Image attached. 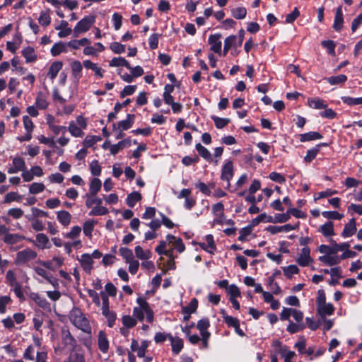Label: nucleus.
Returning <instances> with one entry per match:
<instances>
[{
	"instance_id": "69168bd1",
	"label": "nucleus",
	"mask_w": 362,
	"mask_h": 362,
	"mask_svg": "<svg viewBox=\"0 0 362 362\" xmlns=\"http://www.w3.org/2000/svg\"><path fill=\"white\" fill-rule=\"evenodd\" d=\"M39 23L45 27L49 25L51 23V18L47 11H42L38 18Z\"/></svg>"
},
{
	"instance_id": "6ab92c4d",
	"label": "nucleus",
	"mask_w": 362,
	"mask_h": 362,
	"mask_svg": "<svg viewBox=\"0 0 362 362\" xmlns=\"http://www.w3.org/2000/svg\"><path fill=\"white\" fill-rule=\"evenodd\" d=\"M35 242L30 240L33 244L40 249L49 248L50 244L48 237L44 233H37L36 235Z\"/></svg>"
},
{
	"instance_id": "4468645a",
	"label": "nucleus",
	"mask_w": 362,
	"mask_h": 362,
	"mask_svg": "<svg viewBox=\"0 0 362 362\" xmlns=\"http://www.w3.org/2000/svg\"><path fill=\"white\" fill-rule=\"evenodd\" d=\"M48 92L40 91L37 93L35 98V105L40 110H45L49 106V102L47 101Z\"/></svg>"
},
{
	"instance_id": "a878e982",
	"label": "nucleus",
	"mask_w": 362,
	"mask_h": 362,
	"mask_svg": "<svg viewBox=\"0 0 362 362\" xmlns=\"http://www.w3.org/2000/svg\"><path fill=\"white\" fill-rule=\"evenodd\" d=\"M317 310L318 314L324 317L327 315H331L334 313V308L333 305L330 303H325L323 305H319L317 307Z\"/></svg>"
},
{
	"instance_id": "3c124183",
	"label": "nucleus",
	"mask_w": 362,
	"mask_h": 362,
	"mask_svg": "<svg viewBox=\"0 0 362 362\" xmlns=\"http://www.w3.org/2000/svg\"><path fill=\"white\" fill-rule=\"evenodd\" d=\"M198 306V301L196 298H192L189 304L182 308V313L184 314L194 313Z\"/></svg>"
},
{
	"instance_id": "f704fd0d",
	"label": "nucleus",
	"mask_w": 362,
	"mask_h": 362,
	"mask_svg": "<svg viewBox=\"0 0 362 362\" xmlns=\"http://www.w3.org/2000/svg\"><path fill=\"white\" fill-rule=\"evenodd\" d=\"M102 314L107 320V326L109 327H113L115 324L116 319H117L116 313L113 310H110V309H107V310H102Z\"/></svg>"
},
{
	"instance_id": "bb28decb",
	"label": "nucleus",
	"mask_w": 362,
	"mask_h": 362,
	"mask_svg": "<svg viewBox=\"0 0 362 362\" xmlns=\"http://www.w3.org/2000/svg\"><path fill=\"white\" fill-rule=\"evenodd\" d=\"M57 218L62 226H67L71 223V215L67 211L62 210L57 213Z\"/></svg>"
},
{
	"instance_id": "052dcab7",
	"label": "nucleus",
	"mask_w": 362,
	"mask_h": 362,
	"mask_svg": "<svg viewBox=\"0 0 362 362\" xmlns=\"http://www.w3.org/2000/svg\"><path fill=\"white\" fill-rule=\"evenodd\" d=\"M319 151H320L319 146H315V147L308 150L307 153H306V156L304 158L305 161L308 162V163L311 162L313 160H314L316 158Z\"/></svg>"
},
{
	"instance_id": "4d7b16f0",
	"label": "nucleus",
	"mask_w": 362,
	"mask_h": 362,
	"mask_svg": "<svg viewBox=\"0 0 362 362\" xmlns=\"http://www.w3.org/2000/svg\"><path fill=\"white\" fill-rule=\"evenodd\" d=\"M322 215L324 218L330 220H341L344 215L339 214L337 211H325L322 212Z\"/></svg>"
},
{
	"instance_id": "5701e85b",
	"label": "nucleus",
	"mask_w": 362,
	"mask_h": 362,
	"mask_svg": "<svg viewBox=\"0 0 362 362\" xmlns=\"http://www.w3.org/2000/svg\"><path fill=\"white\" fill-rule=\"evenodd\" d=\"M62 66L63 63L62 62L56 61L52 62L49 68L47 76L53 81L62 69Z\"/></svg>"
},
{
	"instance_id": "b1692460",
	"label": "nucleus",
	"mask_w": 362,
	"mask_h": 362,
	"mask_svg": "<svg viewBox=\"0 0 362 362\" xmlns=\"http://www.w3.org/2000/svg\"><path fill=\"white\" fill-rule=\"evenodd\" d=\"M168 339L171 342L172 351L177 355L183 348V341L179 337H174L171 334H168Z\"/></svg>"
},
{
	"instance_id": "a18cd8bd",
	"label": "nucleus",
	"mask_w": 362,
	"mask_h": 362,
	"mask_svg": "<svg viewBox=\"0 0 362 362\" xmlns=\"http://www.w3.org/2000/svg\"><path fill=\"white\" fill-rule=\"evenodd\" d=\"M231 15L235 19H244L247 15V9L243 6L232 8Z\"/></svg>"
},
{
	"instance_id": "680f3d73",
	"label": "nucleus",
	"mask_w": 362,
	"mask_h": 362,
	"mask_svg": "<svg viewBox=\"0 0 362 362\" xmlns=\"http://www.w3.org/2000/svg\"><path fill=\"white\" fill-rule=\"evenodd\" d=\"M45 187L43 183L33 182L29 186V192L33 194H37L44 191Z\"/></svg>"
},
{
	"instance_id": "39448f33",
	"label": "nucleus",
	"mask_w": 362,
	"mask_h": 362,
	"mask_svg": "<svg viewBox=\"0 0 362 362\" xmlns=\"http://www.w3.org/2000/svg\"><path fill=\"white\" fill-rule=\"evenodd\" d=\"M37 256V252L31 248L27 247L16 254L15 264L16 265H24L29 262L34 260Z\"/></svg>"
},
{
	"instance_id": "c03bdc74",
	"label": "nucleus",
	"mask_w": 362,
	"mask_h": 362,
	"mask_svg": "<svg viewBox=\"0 0 362 362\" xmlns=\"http://www.w3.org/2000/svg\"><path fill=\"white\" fill-rule=\"evenodd\" d=\"M330 85H339L345 83L347 81V76L344 74L330 76L326 78Z\"/></svg>"
},
{
	"instance_id": "4c0bfd02",
	"label": "nucleus",
	"mask_w": 362,
	"mask_h": 362,
	"mask_svg": "<svg viewBox=\"0 0 362 362\" xmlns=\"http://www.w3.org/2000/svg\"><path fill=\"white\" fill-rule=\"evenodd\" d=\"M209 326L210 323L208 318H202L197 324V328L199 329L201 335L210 334L207 331Z\"/></svg>"
},
{
	"instance_id": "49530a36",
	"label": "nucleus",
	"mask_w": 362,
	"mask_h": 362,
	"mask_svg": "<svg viewBox=\"0 0 362 362\" xmlns=\"http://www.w3.org/2000/svg\"><path fill=\"white\" fill-rule=\"evenodd\" d=\"M329 243L333 246V252L334 254L337 253L339 251H345V250L349 249L350 245L347 242H344L340 244H338L335 240L332 238L329 240Z\"/></svg>"
},
{
	"instance_id": "2eb2a0df",
	"label": "nucleus",
	"mask_w": 362,
	"mask_h": 362,
	"mask_svg": "<svg viewBox=\"0 0 362 362\" xmlns=\"http://www.w3.org/2000/svg\"><path fill=\"white\" fill-rule=\"evenodd\" d=\"M22 56L25 58L26 63H34L37 59V55L33 47L28 46L21 51Z\"/></svg>"
},
{
	"instance_id": "c85d7f7f",
	"label": "nucleus",
	"mask_w": 362,
	"mask_h": 362,
	"mask_svg": "<svg viewBox=\"0 0 362 362\" xmlns=\"http://www.w3.org/2000/svg\"><path fill=\"white\" fill-rule=\"evenodd\" d=\"M195 149L198 152L199 155L205 159L208 162L214 161L211 153L210 151L202 146L200 143H198L195 145Z\"/></svg>"
},
{
	"instance_id": "338daca9",
	"label": "nucleus",
	"mask_w": 362,
	"mask_h": 362,
	"mask_svg": "<svg viewBox=\"0 0 362 362\" xmlns=\"http://www.w3.org/2000/svg\"><path fill=\"white\" fill-rule=\"evenodd\" d=\"M166 245L165 241L161 240L159 245L156 247V252L160 255H164L165 256H170L172 250H166Z\"/></svg>"
},
{
	"instance_id": "37998d69",
	"label": "nucleus",
	"mask_w": 362,
	"mask_h": 362,
	"mask_svg": "<svg viewBox=\"0 0 362 362\" xmlns=\"http://www.w3.org/2000/svg\"><path fill=\"white\" fill-rule=\"evenodd\" d=\"M134 250L136 256L141 260H146L151 257V252L150 250H144L139 245L136 246Z\"/></svg>"
},
{
	"instance_id": "5fc2aeb1",
	"label": "nucleus",
	"mask_w": 362,
	"mask_h": 362,
	"mask_svg": "<svg viewBox=\"0 0 362 362\" xmlns=\"http://www.w3.org/2000/svg\"><path fill=\"white\" fill-rule=\"evenodd\" d=\"M205 240L206 244V252L210 254H214L216 250V247L214 240L213 235L211 234L206 235Z\"/></svg>"
},
{
	"instance_id": "2f4dec72",
	"label": "nucleus",
	"mask_w": 362,
	"mask_h": 362,
	"mask_svg": "<svg viewBox=\"0 0 362 362\" xmlns=\"http://www.w3.org/2000/svg\"><path fill=\"white\" fill-rule=\"evenodd\" d=\"M68 22L66 21H62L60 22V24L55 27L56 30H60V31L58 33V36L61 38L67 37L69 35L72 30L70 28H68Z\"/></svg>"
},
{
	"instance_id": "de8ad7c7",
	"label": "nucleus",
	"mask_w": 362,
	"mask_h": 362,
	"mask_svg": "<svg viewBox=\"0 0 362 362\" xmlns=\"http://www.w3.org/2000/svg\"><path fill=\"white\" fill-rule=\"evenodd\" d=\"M341 100L344 104H346L349 106H354V105H362V97L360 98H351L349 96H342L341 97Z\"/></svg>"
},
{
	"instance_id": "774afa93",
	"label": "nucleus",
	"mask_w": 362,
	"mask_h": 362,
	"mask_svg": "<svg viewBox=\"0 0 362 362\" xmlns=\"http://www.w3.org/2000/svg\"><path fill=\"white\" fill-rule=\"evenodd\" d=\"M119 253L121 256L125 259L126 262L134 259L132 251L127 247H121L119 249Z\"/></svg>"
},
{
	"instance_id": "e2e57ef3",
	"label": "nucleus",
	"mask_w": 362,
	"mask_h": 362,
	"mask_svg": "<svg viewBox=\"0 0 362 362\" xmlns=\"http://www.w3.org/2000/svg\"><path fill=\"white\" fill-rule=\"evenodd\" d=\"M108 213V209L102 206H95L90 211V216H103Z\"/></svg>"
},
{
	"instance_id": "6e6d98bb",
	"label": "nucleus",
	"mask_w": 362,
	"mask_h": 362,
	"mask_svg": "<svg viewBox=\"0 0 362 362\" xmlns=\"http://www.w3.org/2000/svg\"><path fill=\"white\" fill-rule=\"evenodd\" d=\"M321 45L327 49L329 54L332 56L335 55L336 43L333 40H324L321 42Z\"/></svg>"
},
{
	"instance_id": "1a4fd4ad",
	"label": "nucleus",
	"mask_w": 362,
	"mask_h": 362,
	"mask_svg": "<svg viewBox=\"0 0 362 362\" xmlns=\"http://www.w3.org/2000/svg\"><path fill=\"white\" fill-rule=\"evenodd\" d=\"M80 264L83 269V271L90 274L93 268V260L91 259V257L90 254L84 253L81 255L80 257L78 258Z\"/></svg>"
},
{
	"instance_id": "c756f323",
	"label": "nucleus",
	"mask_w": 362,
	"mask_h": 362,
	"mask_svg": "<svg viewBox=\"0 0 362 362\" xmlns=\"http://www.w3.org/2000/svg\"><path fill=\"white\" fill-rule=\"evenodd\" d=\"M91 42L89 39L86 38V37H83L82 39H80V40H70L68 43H67V45L71 47V49H79L81 47H84L86 46V45H90Z\"/></svg>"
},
{
	"instance_id": "58836bf2",
	"label": "nucleus",
	"mask_w": 362,
	"mask_h": 362,
	"mask_svg": "<svg viewBox=\"0 0 362 362\" xmlns=\"http://www.w3.org/2000/svg\"><path fill=\"white\" fill-rule=\"evenodd\" d=\"M110 66L117 67V66H125L127 69H131V66L128 61L123 57H114L112 58L109 64Z\"/></svg>"
},
{
	"instance_id": "864d4df0",
	"label": "nucleus",
	"mask_w": 362,
	"mask_h": 362,
	"mask_svg": "<svg viewBox=\"0 0 362 362\" xmlns=\"http://www.w3.org/2000/svg\"><path fill=\"white\" fill-rule=\"evenodd\" d=\"M81 233V228L78 226H76L71 228L69 233L63 234L64 237L71 240H75L78 238Z\"/></svg>"
},
{
	"instance_id": "dca6fc26",
	"label": "nucleus",
	"mask_w": 362,
	"mask_h": 362,
	"mask_svg": "<svg viewBox=\"0 0 362 362\" xmlns=\"http://www.w3.org/2000/svg\"><path fill=\"white\" fill-rule=\"evenodd\" d=\"M98 345L100 351L106 354L109 350V341L105 332L100 330L98 337Z\"/></svg>"
},
{
	"instance_id": "0eeeda50",
	"label": "nucleus",
	"mask_w": 362,
	"mask_h": 362,
	"mask_svg": "<svg viewBox=\"0 0 362 362\" xmlns=\"http://www.w3.org/2000/svg\"><path fill=\"white\" fill-rule=\"evenodd\" d=\"M233 177V165L232 161L228 160L221 170V179L227 182V187L230 186V181Z\"/></svg>"
},
{
	"instance_id": "a19ab883",
	"label": "nucleus",
	"mask_w": 362,
	"mask_h": 362,
	"mask_svg": "<svg viewBox=\"0 0 362 362\" xmlns=\"http://www.w3.org/2000/svg\"><path fill=\"white\" fill-rule=\"evenodd\" d=\"M23 239H25V237L19 234L7 233L4 238V241L7 244L13 245L20 242Z\"/></svg>"
},
{
	"instance_id": "4be33fe9",
	"label": "nucleus",
	"mask_w": 362,
	"mask_h": 362,
	"mask_svg": "<svg viewBox=\"0 0 362 362\" xmlns=\"http://www.w3.org/2000/svg\"><path fill=\"white\" fill-rule=\"evenodd\" d=\"M62 338L66 346L74 347L76 346V339L68 329L63 328L62 329Z\"/></svg>"
},
{
	"instance_id": "13d9d810",
	"label": "nucleus",
	"mask_w": 362,
	"mask_h": 362,
	"mask_svg": "<svg viewBox=\"0 0 362 362\" xmlns=\"http://www.w3.org/2000/svg\"><path fill=\"white\" fill-rule=\"evenodd\" d=\"M211 119L217 129H222L230 122L228 118H222L214 115L211 116Z\"/></svg>"
},
{
	"instance_id": "cd10ccee",
	"label": "nucleus",
	"mask_w": 362,
	"mask_h": 362,
	"mask_svg": "<svg viewBox=\"0 0 362 362\" xmlns=\"http://www.w3.org/2000/svg\"><path fill=\"white\" fill-rule=\"evenodd\" d=\"M319 260L327 266H334L340 263L341 257L334 255H323L319 257Z\"/></svg>"
},
{
	"instance_id": "f03ea898",
	"label": "nucleus",
	"mask_w": 362,
	"mask_h": 362,
	"mask_svg": "<svg viewBox=\"0 0 362 362\" xmlns=\"http://www.w3.org/2000/svg\"><path fill=\"white\" fill-rule=\"evenodd\" d=\"M71 322L78 329L88 334H91V327L89 321L82 313L81 309L74 308L69 315Z\"/></svg>"
},
{
	"instance_id": "c9c22d12",
	"label": "nucleus",
	"mask_w": 362,
	"mask_h": 362,
	"mask_svg": "<svg viewBox=\"0 0 362 362\" xmlns=\"http://www.w3.org/2000/svg\"><path fill=\"white\" fill-rule=\"evenodd\" d=\"M72 75L74 78L79 80L82 76V64L79 61L75 60L71 64Z\"/></svg>"
},
{
	"instance_id": "423d86ee",
	"label": "nucleus",
	"mask_w": 362,
	"mask_h": 362,
	"mask_svg": "<svg viewBox=\"0 0 362 362\" xmlns=\"http://www.w3.org/2000/svg\"><path fill=\"white\" fill-rule=\"evenodd\" d=\"M221 35L219 33L211 35L209 37L208 42L210 45V49L214 52L221 54L222 42L221 41Z\"/></svg>"
},
{
	"instance_id": "f3484780",
	"label": "nucleus",
	"mask_w": 362,
	"mask_h": 362,
	"mask_svg": "<svg viewBox=\"0 0 362 362\" xmlns=\"http://www.w3.org/2000/svg\"><path fill=\"white\" fill-rule=\"evenodd\" d=\"M356 230L357 228L356 220L353 218L350 219L348 223L345 224L341 233V236L345 238L351 237L354 234L356 233Z\"/></svg>"
},
{
	"instance_id": "ddd939ff",
	"label": "nucleus",
	"mask_w": 362,
	"mask_h": 362,
	"mask_svg": "<svg viewBox=\"0 0 362 362\" xmlns=\"http://www.w3.org/2000/svg\"><path fill=\"white\" fill-rule=\"evenodd\" d=\"M318 232L321 233L329 241L332 236L335 235L334 223L332 221L326 222L319 227Z\"/></svg>"
},
{
	"instance_id": "6e6552de",
	"label": "nucleus",
	"mask_w": 362,
	"mask_h": 362,
	"mask_svg": "<svg viewBox=\"0 0 362 362\" xmlns=\"http://www.w3.org/2000/svg\"><path fill=\"white\" fill-rule=\"evenodd\" d=\"M313 261L310 257V249L308 247H303L296 259V262L300 267H307Z\"/></svg>"
},
{
	"instance_id": "7ed1b4c3",
	"label": "nucleus",
	"mask_w": 362,
	"mask_h": 362,
	"mask_svg": "<svg viewBox=\"0 0 362 362\" xmlns=\"http://www.w3.org/2000/svg\"><path fill=\"white\" fill-rule=\"evenodd\" d=\"M86 119L83 116L79 115L75 121H71L66 128L72 136L82 137L84 134L83 130L86 129Z\"/></svg>"
},
{
	"instance_id": "0e129e2a",
	"label": "nucleus",
	"mask_w": 362,
	"mask_h": 362,
	"mask_svg": "<svg viewBox=\"0 0 362 362\" xmlns=\"http://www.w3.org/2000/svg\"><path fill=\"white\" fill-rule=\"evenodd\" d=\"M223 321L229 326L232 327H238L240 323L239 320L234 317L226 315L223 311L222 312Z\"/></svg>"
},
{
	"instance_id": "8fccbe9b",
	"label": "nucleus",
	"mask_w": 362,
	"mask_h": 362,
	"mask_svg": "<svg viewBox=\"0 0 362 362\" xmlns=\"http://www.w3.org/2000/svg\"><path fill=\"white\" fill-rule=\"evenodd\" d=\"M64 362H86L85 356L83 353L73 351Z\"/></svg>"
},
{
	"instance_id": "79ce46f5",
	"label": "nucleus",
	"mask_w": 362,
	"mask_h": 362,
	"mask_svg": "<svg viewBox=\"0 0 362 362\" xmlns=\"http://www.w3.org/2000/svg\"><path fill=\"white\" fill-rule=\"evenodd\" d=\"M121 320L124 327L130 329L134 327L137 324V320L134 316L129 315H123Z\"/></svg>"
},
{
	"instance_id": "72a5a7b5",
	"label": "nucleus",
	"mask_w": 362,
	"mask_h": 362,
	"mask_svg": "<svg viewBox=\"0 0 362 362\" xmlns=\"http://www.w3.org/2000/svg\"><path fill=\"white\" fill-rule=\"evenodd\" d=\"M97 223V221L94 219H89L84 222L83 225V231L86 236L91 238L94 226Z\"/></svg>"
},
{
	"instance_id": "f257e3e1",
	"label": "nucleus",
	"mask_w": 362,
	"mask_h": 362,
	"mask_svg": "<svg viewBox=\"0 0 362 362\" xmlns=\"http://www.w3.org/2000/svg\"><path fill=\"white\" fill-rule=\"evenodd\" d=\"M136 303L138 306L133 308V316L141 322L144 320L146 315V322L152 323L154 319V313L146 300L143 297H139L136 299Z\"/></svg>"
},
{
	"instance_id": "412c9836",
	"label": "nucleus",
	"mask_w": 362,
	"mask_h": 362,
	"mask_svg": "<svg viewBox=\"0 0 362 362\" xmlns=\"http://www.w3.org/2000/svg\"><path fill=\"white\" fill-rule=\"evenodd\" d=\"M68 47L67 43L62 41L57 42L52 45L50 53L53 57H57L62 53H66L68 52Z\"/></svg>"
},
{
	"instance_id": "9d476101",
	"label": "nucleus",
	"mask_w": 362,
	"mask_h": 362,
	"mask_svg": "<svg viewBox=\"0 0 362 362\" xmlns=\"http://www.w3.org/2000/svg\"><path fill=\"white\" fill-rule=\"evenodd\" d=\"M12 164L13 165L11 167L8 168L7 171L8 174L17 173L26 168L24 159L19 156H16L13 158Z\"/></svg>"
},
{
	"instance_id": "ea45409f",
	"label": "nucleus",
	"mask_w": 362,
	"mask_h": 362,
	"mask_svg": "<svg viewBox=\"0 0 362 362\" xmlns=\"http://www.w3.org/2000/svg\"><path fill=\"white\" fill-rule=\"evenodd\" d=\"M308 102L309 106L314 109H324L327 106L326 102L319 98H310Z\"/></svg>"
},
{
	"instance_id": "e433bc0d",
	"label": "nucleus",
	"mask_w": 362,
	"mask_h": 362,
	"mask_svg": "<svg viewBox=\"0 0 362 362\" xmlns=\"http://www.w3.org/2000/svg\"><path fill=\"white\" fill-rule=\"evenodd\" d=\"M141 198V194L135 191L128 194L126 199V203L130 208H133L136 202L140 201Z\"/></svg>"
},
{
	"instance_id": "09e8293b",
	"label": "nucleus",
	"mask_w": 362,
	"mask_h": 362,
	"mask_svg": "<svg viewBox=\"0 0 362 362\" xmlns=\"http://www.w3.org/2000/svg\"><path fill=\"white\" fill-rule=\"evenodd\" d=\"M245 37V30L243 29H241L238 32V40L237 38V36L235 35H230L228 37L233 38L231 40V45L234 47H237L239 46H241L243 41L244 40Z\"/></svg>"
},
{
	"instance_id": "a211bd4d",
	"label": "nucleus",
	"mask_w": 362,
	"mask_h": 362,
	"mask_svg": "<svg viewBox=\"0 0 362 362\" xmlns=\"http://www.w3.org/2000/svg\"><path fill=\"white\" fill-rule=\"evenodd\" d=\"M102 187V182L99 178L94 177L91 179L89 185V192L86 194V197H95Z\"/></svg>"
},
{
	"instance_id": "bf43d9fd",
	"label": "nucleus",
	"mask_w": 362,
	"mask_h": 362,
	"mask_svg": "<svg viewBox=\"0 0 362 362\" xmlns=\"http://www.w3.org/2000/svg\"><path fill=\"white\" fill-rule=\"evenodd\" d=\"M283 271L284 275L288 278L291 279L293 274H297L299 272V269L296 265L291 264L288 267H284Z\"/></svg>"
},
{
	"instance_id": "9b49d317",
	"label": "nucleus",
	"mask_w": 362,
	"mask_h": 362,
	"mask_svg": "<svg viewBox=\"0 0 362 362\" xmlns=\"http://www.w3.org/2000/svg\"><path fill=\"white\" fill-rule=\"evenodd\" d=\"M148 346V341L144 340L141 341V344L134 339H132L131 349L134 352L137 353V356L139 358H143L145 356L146 348Z\"/></svg>"
},
{
	"instance_id": "393cba45",
	"label": "nucleus",
	"mask_w": 362,
	"mask_h": 362,
	"mask_svg": "<svg viewBox=\"0 0 362 362\" xmlns=\"http://www.w3.org/2000/svg\"><path fill=\"white\" fill-rule=\"evenodd\" d=\"M83 66L88 69H91L95 72V76L99 78L103 77L104 71L98 66L97 64L92 62L90 60L86 59L83 62Z\"/></svg>"
},
{
	"instance_id": "f8f14e48",
	"label": "nucleus",
	"mask_w": 362,
	"mask_h": 362,
	"mask_svg": "<svg viewBox=\"0 0 362 362\" xmlns=\"http://www.w3.org/2000/svg\"><path fill=\"white\" fill-rule=\"evenodd\" d=\"M30 299L35 302L40 308L47 310L49 309L50 305L45 298L41 296L37 293L32 292L28 295Z\"/></svg>"
},
{
	"instance_id": "7c9ffc66",
	"label": "nucleus",
	"mask_w": 362,
	"mask_h": 362,
	"mask_svg": "<svg viewBox=\"0 0 362 362\" xmlns=\"http://www.w3.org/2000/svg\"><path fill=\"white\" fill-rule=\"evenodd\" d=\"M322 138V135L317 132H309L300 134V141L306 142L310 141L319 140Z\"/></svg>"
},
{
	"instance_id": "aec40b11",
	"label": "nucleus",
	"mask_w": 362,
	"mask_h": 362,
	"mask_svg": "<svg viewBox=\"0 0 362 362\" xmlns=\"http://www.w3.org/2000/svg\"><path fill=\"white\" fill-rule=\"evenodd\" d=\"M343 23H344V18H343V12H342V7L341 6H339L336 9L334 23H333V29L336 31H340L343 28Z\"/></svg>"
},
{
	"instance_id": "603ef678",
	"label": "nucleus",
	"mask_w": 362,
	"mask_h": 362,
	"mask_svg": "<svg viewBox=\"0 0 362 362\" xmlns=\"http://www.w3.org/2000/svg\"><path fill=\"white\" fill-rule=\"evenodd\" d=\"M23 197L18 192H11L7 193L4 197V203H11L13 202H21Z\"/></svg>"
},
{
	"instance_id": "473e14b6",
	"label": "nucleus",
	"mask_w": 362,
	"mask_h": 362,
	"mask_svg": "<svg viewBox=\"0 0 362 362\" xmlns=\"http://www.w3.org/2000/svg\"><path fill=\"white\" fill-rule=\"evenodd\" d=\"M134 121V115L128 114L127 118L124 120L119 122L117 128L124 131L127 130L132 127Z\"/></svg>"
},
{
	"instance_id": "20e7f679",
	"label": "nucleus",
	"mask_w": 362,
	"mask_h": 362,
	"mask_svg": "<svg viewBox=\"0 0 362 362\" xmlns=\"http://www.w3.org/2000/svg\"><path fill=\"white\" fill-rule=\"evenodd\" d=\"M95 22V17L94 16H86L75 25L73 30L74 36L78 37L80 34L87 32Z\"/></svg>"
}]
</instances>
